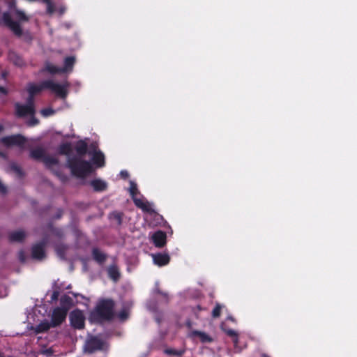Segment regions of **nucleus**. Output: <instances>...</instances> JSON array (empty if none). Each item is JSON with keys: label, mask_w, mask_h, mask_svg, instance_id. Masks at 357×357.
I'll list each match as a JSON object with an SVG mask.
<instances>
[{"label": "nucleus", "mask_w": 357, "mask_h": 357, "mask_svg": "<svg viewBox=\"0 0 357 357\" xmlns=\"http://www.w3.org/2000/svg\"><path fill=\"white\" fill-rule=\"evenodd\" d=\"M115 302L112 298H101L90 312L89 321L91 324H103L112 321L115 317Z\"/></svg>", "instance_id": "1"}, {"label": "nucleus", "mask_w": 357, "mask_h": 357, "mask_svg": "<svg viewBox=\"0 0 357 357\" xmlns=\"http://www.w3.org/2000/svg\"><path fill=\"white\" fill-rule=\"evenodd\" d=\"M69 84L66 82L63 84L54 83L50 79L44 80L39 84L29 82L26 85V91L28 94L36 96L40 93L45 89H50L54 92L58 97L61 98H66L68 96L67 88Z\"/></svg>", "instance_id": "2"}, {"label": "nucleus", "mask_w": 357, "mask_h": 357, "mask_svg": "<svg viewBox=\"0 0 357 357\" xmlns=\"http://www.w3.org/2000/svg\"><path fill=\"white\" fill-rule=\"evenodd\" d=\"M83 157H68L66 167L70 169L71 174L80 178H85L93 172V167L89 161L82 159Z\"/></svg>", "instance_id": "3"}, {"label": "nucleus", "mask_w": 357, "mask_h": 357, "mask_svg": "<svg viewBox=\"0 0 357 357\" xmlns=\"http://www.w3.org/2000/svg\"><path fill=\"white\" fill-rule=\"evenodd\" d=\"M69 320L70 326L75 330H82L85 327V317L79 309H75L70 312Z\"/></svg>", "instance_id": "4"}, {"label": "nucleus", "mask_w": 357, "mask_h": 357, "mask_svg": "<svg viewBox=\"0 0 357 357\" xmlns=\"http://www.w3.org/2000/svg\"><path fill=\"white\" fill-rule=\"evenodd\" d=\"M68 314V308L56 307L54 309L51 317L52 328L57 327L62 324L66 320Z\"/></svg>", "instance_id": "5"}, {"label": "nucleus", "mask_w": 357, "mask_h": 357, "mask_svg": "<svg viewBox=\"0 0 357 357\" xmlns=\"http://www.w3.org/2000/svg\"><path fill=\"white\" fill-rule=\"evenodd\" d=\"M2 20L4 24L8 26L15 36L20 37L22 35V29L17 22L12 20L11 15L8 12H4L2 15Z\"/></svg>", "instance_id": "6"}, {"label": "nucleus", "mask_w": 357, "mask_h": 357, "mask_svg": "<svg viewBox=\"0 0 357 357\" xmlns=\"http://www.w3.org/2000/svg\"><path fill=\"white\" fill-rule=\"evenodd\" d=\"M1 142L6 146H17L20 148H23L26 142V138L18 134L3 137L1 139Z\"/></svg>", "instance_id": "7"}, {"label": "nucleus", "mask_w": 357, "mask_h": 357, "mask_svg": "<svg viewBox=\"0 0 357 357\" xmlns=\"http://www.w3.org/2000/svg\"><path fill=\"white\" fill-rule=\"evenodd\" d=\"M47 241L43 240L42 241L33 245L31 248V257L34 259L42 260L45 255V246Z\"/></svg>", "instance_id": "8"}, {"label": "nucleus", "mask_w": 357, "mask_h": 357, "mask_svg": "<svg viewBox=\"0 0 357 357\" xmlns=\"http://www.w3.org/2000/svg\"><path fill=\"white\" fill-rule=\"evenodd\" d=\"M16 116L22 118L26 116H33L36 113V108L29 105H22L19 102L15 104Z\"/></svg>", "instance_id": "9"}, {"label": "nucleus", "mask_w": 357, "mask_h": 357, "mask_svg": "<svg viewBox=\"0 0 357 357\" xmlns=\"http://www.w3.org/2000/svg\"><path fill=\"white\" fill-rule=\"evenodd\" d=\"M102 346L103 342L100 339L93 337L87 341L86 350L92 354L97 350H100Z\"/></svg>", "instance_id": "10"}, {"label": "nucleus", "mask_w": 357, "mask_h": 357, "mask_svg": "<svg viewBox=\"0 0 357 357\" xmlns=\"http://www.w3.org/2000/svg\"><path fill=\"white\" fill-rule=\"evenodd\" d=\"M152 240L155 247L162 248L166 244V233L161 230H158L153 234Z\"/></svg>", "instance_id": "11"}, {"label": "nucleus", "mask_w": 357, "mask_h": 357, "mask_svg": "<svg viewBox=\"0 0 357 357\" xmlns=\"http://www.w3.org/2000/svg\"><path fill=\"white\" fill-rule=\"evenodd\" d=\"M153 259L155 264L158 266H163L169 263L170 257L168 254L157 253L153 255Z\"/></svg>", "instance_id": "12"}, {"label": "nucleus", "mask_w": 357, "mask_h": 357, "mask_svg": "<svg viewBox=\"0 0 357 357\" xmlns=\"http://www.w3.org/2000/svg\"><path fill=\"white\" fill-rule=\"evenodd\" d=\"M75 151L77 152V155H74L73 156L84 157L87 153V143L84 140L77 141L75 146Z\"/></svg>", "instance_id": "13"}, {"label": "nucleus", "mask_w": 357, "mask_h": 357, "mask_svg": "<svg viewBox=\"0 0 357 357\" xmlns=\"http://www.w3.org/2000/svg\"><path fill=\"white\" fill-rule=\"evenodd\" d=\"M134 204L137 208L142 209L144 212L149 213L155 212L148 202H144L141 199H134Z\"/></svg>", "instance_id": "14"}, {"label": "nucleus", "mask_w": 357, "mask_h": 357, "mask_svg": "<svg viewBox=\"0 0 357 357\" xmlns=\"http://www.w3.org/2000/svg\"><path fill=\"white\" fill-rule=\"evenodd\" d=\"M91 160L93 164H94L97 167H102L105 166V156L100 151H95L93 153Z\"/></svg>", "instance_id": "15"}, {"label": "nucleus", "mask_w": 357, "mask_h": 357, "mask_svg": "<svg viewBox=\"0 0 357 357\" xmlns=\"http://www.w3.org/2000/svg\"><path fill=\"white\" fill-rule=\"evenodd\" d=\"M26 234L23 230L12 231L8 235L10 242H22L25 238Z\"/></svg>", "instance_id": "16"}, {"label": "nucleus", "mask_w": 357, "mask_h": 357, "mask_svg": "<svg viewBox=\"0 0 357 357\" xmlns=\"http://www.w3.org/2000/svg\"><path fill=\"white\" fill-rule=\"evenodd\" d=\"M190 337H198L202 343L212 342L213 338L207 333L199 331H192L190 333Z\"/></svg>", "instance_id": "17"}, {"label": "nucleus", "mask_w": 357, "mask_h": 357, "mask_svg": "<svg viewBox=\"0 0 357 357\" xmlns=\"http://www.w3.org/2000/svg\"><path fill=\"white\" fill-rule=\"evenodd\" d=\"M93 259L98 264H102L107 259L106 254L102 252L98 248H94L92 250Z\"/></svg>", "instance_id": "18"}, {"label": "nucleus", "mask_w": 357, "mask_h": 357, "mask_svg": "<svg viewBox=\"0 0 357 357\" xmlns=\"http://www.w3.org/2000/svg\"><path fill=\"white\" fill-rule=\"evenodd\" d=\"M91 185L96 192L105 191L107 188V183L99 178L92 180L91 181Z\"/></svg>", "instance_id": "19"}, {"label": "nucleus", "mask_w": 357, "mask_h": 357, "mask_svg": "<svg viewBox=\"0 0 357 357\" xmlns=\"http://www.w3.org/2000/svg\"><path fill=\"white\" fill-rule=\"evenodd\" d=\"M58 153L62 155H66L68 157H72L70 155L72 153V146L70 142L62 143L58 148Z\"/></svg>", "instance_id": "20"}, {"label": "nucleus", "mask_w": 357, "mask_h": 357, "mask_svg": "<svg viewBox=\"0 0 357 357\" xmlns=\"http://www.w3.org/2000/svg\"><path fill=\"white\" fill-rule=\"evenodd\" d=\"M43 71H47L52 75L63 73V69H61V68L57 67L50 62H47L45 63Z\"/></svg>", "instance_id": "21"}, {"label": "nucleus", "mask_w": 357, "mask_h": 357, "mask_svg": "<svg viewBox=\"0 0 357 357\" xmlns=\"http://www.w3.org/2000/svg\"><path fill=\"white\" fill-rule=\"evenodd\" d=\"M45 151L43 148L38 147L31 151L30 157L36 160H43Z\"/></svg>", "instance_id": "22"}, {"label": "nucleus", "mask_w": 357, "mask_h": 357, "mask_svg": "<svg viewBox=\"0 0 357 357\" xmlns=\"http://www.w3.org/2000/svg\"><path fill=\"white\" fill-rule=\"evenodd\" d=\"M75 63V57L73 56H67L64 59V66L61 68L63 69V73L71 71Z\"/></svg>", "instance_id": "23"}, {"label": "nucleus", "mask_w": 357, "mask_h": 357, "mask_svg": "<svg viewBox=\"0 0 357 357\" xmlns=\"http://www.w3.org/2000/svg\"><path fill=\"white\" fill-rule=\"evenodd\" d=\"M50 328H52V322L44 321L36 326L35 331L36 333H41L47 332Z\"/></svg>", "instance_id": "24"}, {"label": "nucleus", "mask_w": 357, "mask_h": 357, "mask_svg": "<svg viewBox=\"0 0 357 357\" xmlns=\"http://www.w3.org/2000/svg\"><path fill=\"white\" fill-rule=\"evenodd\" d=\"M109 277L114 282H117L120 278V273L116 266H111L107 270Z\"/></svg>", "instance_id": "25"}, {"label": "nucleus", "mask_w": 357, "mask_h": 357, "mask_svg": "<svg viewBox=\"0 0 357 357\" xmlns=\"http://www.w3.org/2000/svg\"><path fill=\"white\" fill-rule=\"evenodd\" d=\"M8 58L15 66H22L24 64V61L22 57L15 52H10Z\"/></svg>", "instance_id": "26"}, {"label": "nucleus", "mask_w": 357, "mask_h": 357, "mask_svg": "<svg viewBox=\"0 0 357 357\" xmlns=\"http://www.w3.org/2000/svg\"><path fill=\"white\" fill-rule=\"evenodd\" d=\"M47 168L50 169L52 166L56 165L59 161L56 158L50 156L45 154V157L42 160Z\"/></svg>", "instance_id": "27"}, {"label": "nucleus", "mask_w": 357, "mask_h": 357, "mask_svg": "<svg viewBox=\"0 0 357 357\" xmlns=\"http://www.w3.org/2000/svg\"><path fill=\"white\" fill-rule=\"evenodd\" d=\"M60 303L61 305V307L68 308V310L73 305V299L68 295H63L60 299Z\"/></svg>", "instance_id": "28"}, {"label": "nucleus", "mask_w": 357, "mask_h": 357, "mask_svg": "<svg viewBox=\"0 0 357 357\" xmlns=\"http://www.w3.org/2000/svg\"><path fill=\"white\" fill-rule=\"evenodd\" d=\"M165 353L169 356H182L185 353V349H166L165 350Z\"/></svg>", "instance_id": "29"}, {"label": "nucleus", "mask_w": 357, "mask_h": 357, "mask_svg": "<svg viewBox=\"0 0 357 357\" xmlns=\"http://www.w3.org/2000/svg\"><path fill=\"white\" fill-rule=\"evenodd\" d=\"M130 195L134 201V199H137L135 197L139 193L137 184L132 181H130V188H129Z\"/></svg>", "instance_id": "30"}, {"label": "nucleus", "mask_w": 357, "mask_h": 357, "mask_svg": "<svg viewBox=\"0 0 357 357\" xmlns=\"http://www.w3.org/2000/svg\"><path fill=\"white\" fill-rule=\"evenodd\" d=\"M67 249H68V246L66 245H63V244L58 245L56 247V251L58 255L61 259H65L66 252Z\"/></svg>", "instance_id": "31"}, {"label": "nucleus", "mask_w": 357, "mask_h": 357, "mask_svg": "<svg viewBox=\"0 0 357 357\" xmlns=\"http://www.w3.org/2000/svg\"><path fill=\"white\" fill-rule=\"evenodd\" d=\"M123 213L119 211H114L110 214V218L115 220L118 225H120L122 223L123 220Z\"/></svg>", "instance_id": "32"}, {"label": "nucleus", "mask_w": 357, "mask_h": 357, "mask_svg": "<svg viewBox=\"0 0 357 357\" xmlns=\"http://www.w3.org/2000/svg\"><path fill=\"white\" fill-rule=\"evenodd\" d=\"M10 169L15 172L19 177H22L24 176V173L21 167L15 163H13L10 165Z\"/></svg>", "instance_id": "33"}, {"label": "nucleus", "mask_w": 357, "mask_h": 357, "mask_svg": "<svg viewBox=\"0 0 357 357\" xmlns=\"http://www.w3.org/2000/svg\"><path fill=\"white\" fill-rule=\"evenodd\" d=\"M225 332L228 336L233 338L234 344H236L238 342V333L232 329L227 330Z\"/></svg>", "instance_id": "34"}, {"label": "nucleus", "mask_w": 357, "mask_h": 357, "mask_svg": "<svg viewBox=\"0 0 357 357\" xmlns=\"http://www.w3.org/2000/svg\"><path fill=\"white\" fill-rule=\"evenodd\" d=\"M15 13L16 17L19 20L23 21V22H26L29 20L28 17L26 15V14L23 11L16 9Z\"/></svg>", "instance_id": "35"}, {"label": "nucleus", "mask_w": 357, "mask_h": 357, "mask_svg": "<svg viewBox=\"0 0 357 357\" xmlns=\"http://www.w3.org/2000/svg\"><path fill=\"white\" fill-rule=\"evenodd\" d=\"M222 307L220 304H216L212 311V316L214 318L219 317L221 313Z\"/></svg>", "instance_id": "36"}, {"label": "nucleus", "mask_w": 357, "mask_h": 357, "mask_svg": "<svg viewBox=\"0 0 357 357\" xmlns=\"http://www.w3.org/2000/svg\"><path fill=\"white\" fill-rule=\"evenodd\" d=\"M25 105L35 107V96L28 94Z\"/></svg>", "instance_id": "37"}, {"label": "nucleus", "mask_w": 357, "mask_h": 357, "mask_svg": "<svg viewBox=\"0 0 357 357\" xmlns=\"http://www.w3.org/2000/svg\"><path fill=\"white\" fill-rule=\"evenodd\" d=\"M40 114L43 116H49L54 114V111L52 108H45V109H41Z\"/></svg>", "instance_id": "38"}, {"label": "nucleus", "mask_w": 357, "mask_h": 357, "mask_svg": "<svg viewBox=\"0 0 357 357\" xmlns=\"http://www.w3.org/2000/svg\"><path fill=\"white\" fill-rule=\"evenodd\" d=\"M39 123V120L33 116H31V119L28 121L29 126H35Z\"/></svg>", "instance_id": "39"}, {"label": "nucleus", "mask_w": 357, "mask_h": 357, "mask_svg": "<svg viewBox=\"0 0 357 357\" xmlns=\"http://www.w3.org/2000/svg\"><path fill=\"white\" fill-rule=\"evenodd\" d=\"M59 290H54L52 294V296H51V300L52 301H57L58 298H59Z\"/></svg>", "instance_id": "40"}, {"label": "nucleus", "mask_w": 357, "mask_h": 357, "mask_svg": "<svg viewBox=\"0 0 357 357\" xmlns=\"http://www.w3.org/2000/svg\"><path fill=\"white\" fill-rule=\"evenodd\" d=\"M63 211L61 209V208H59L56 211V213L55 214L54 218L55 220H59L60 219L62 215H63Z\"/></svg>", "instance_id": "41"}, {"label": "nucleus", "mask_w": 357, "mask_h": 357, "mask_svg": "<svg viewBox=\"0 0 357 357\" xmlns=\"http://www.w3.org/2000/svg\"><path fill=\"white\" fill-rule=\"evenodd\" d=\"M119 318L122 320H125L128 318V313L126 312V311H121L120 313H119Z\"/></svg>", "instance_id": "42"}, {"label": "nucleus", "mask_w": 357, "mask_h": 357, "mask_svg": "<svg viewBox=\"0 0 357 357\" xmlns=\"http://www.w3.org/2000/svg\"><path fill=\"white\" fill-rule=\"evenodd\" d=\"M47 12L48 13H50V14H52L54 12V8L53 3L47 4Z\"/></svg>", "instance_id": "43"}, {"label": "nucleus", "mask_w": 357, "mask_h": 357, "mask_svg": "<svg viewBox=\"0 0 357 357\" xmlns=\"http://www.w3.org/2000/svg\"><path fill=\"white\" fill-rule=\"evenodd\" d=\"M120 175H121V178H123L124 179H126L129 176L128 172L127 171H126V170L121 171L120 172Z\"/></svg>", "instance_id": "44"}, {"label": "nucleus", "mask_w": 357, "mask_h": 357, "mask_svg": "<svg viewBox=\"0 0 357 357\" xmlns=\"http://www.w3.org/2000/svg\"><path fill=\"white\" fill-rule=\"evenodd\" d=\"M61 182L66 183L68 181V177L66 174H63L60 178H59Z\"/></svg>", "instance_id": "45"}, {"label": "nucleus", "mask_w": 357, "mask_h": 357, "mask_svg": "<svg viewBox=\"0 0 357 357\" xmlns=\"http://www.w3.org/2000/svg\"><path fill=\"white\" fill-rule=\"evenodd\" d=\"M44 354H45L47 356H51L53 354V351L52 349H47L43 352Z\"/></svg>", "instance_id": "46"}, {"label": "nucleus", "mask_w": 357, "mask_h": 357, "mask_svg": "<svg viewBox=\"0 0 357 357\" xmlns=\"http://www.w3.org/2000/svg\"><path fill=\"white\" fill-rule=\"evenodd\" d=\"M54 174L56 176V177L60 178L63 174L61 170H54Z\"/></svg>", "instance_id": "47"}, {"label": "nucleus", "mask_w": 357, "mask_h": 357, "mask_svg": "<svg viewBox=\"0 0 357 357\" xmlns=\"http://www.w3.org/2000/svg\"><path fill=\"white\" fill-rule=\"evenodd\" d=\"M54 174L56 176V177L60 178L63 174L61 170H54Z\"/></svg>", "instance_id": "48"}, {"label": "nucleus", "mask_w": 357, "mask_h": 357, "mask_svg": "<svg viewBox=\"0 0 357 357\" xmlns=\"http://www.w3.org/2000/svg\"><path fill=\"white\" fill-rule=\"evenodd\" d=\"M0 92L3 93L4 94L7 93L6 89L3 86H0Z\"/></svg>", "instance_id": "49"}, {"label": "nucleus", "mask_w": 357, "mask_h": 357, "mask_svg": "<svg viewBox=\"0 0 357 357\" xmlns=\"http://www.w3.org/2000/svg\"><path fill=\"white\" fill-rule=\"evenodd\" d=\"M20 259L22 261H24V256L23 252H20Z\"/></svg>", "instance_id": "50"}, {"label": "nucleus", "mask_w": 357, "mask_h": 357, "mask_svg": "<svg viewBox=\"0 0 357 357\" xmlns=\"http://www.w3.org/2000/svg\"><path fill=\"white\" fill-rule=\"evenodd\" d=\"M44 3H45L47 5L52 3V0H43Z\"/></svg>", "instance_id": "51"}, {"label": "nucleus", "mask_w": 357, "mask_h": 357, "mask_svg": "<svg viewBox=\"0 0 357 357\" xmlns=\"http://www.w3.org/2000/svg\"><path fill=\"white\" fill-rule=\"evenodd\" d=\"M261 357H271V356L265 353H262V354H261Z\"/></svg>", "instance_id": "52"}, {"label": "nucleus", "mask_w": 357, "mask_h": 357, "mask_svg": "<svg viewBox=\"0 0 357 357\" xmlns=\"http://www.w3.org/2000/svg\"><path fill=\"white\" fill-rule=\"evenodd\" d=\"M186 324L189 328L191 327V321L190 320L186 322Z\"/></svg>", "instance_id": "53"}, {"label": "nucleus", "mask_w": 357, "mask_h": 357, "mask_svg": "<svg viewBox=\"0 0 357 357\" xmlns=\"http://www.w3.org/2000/svg\"><path fill=\"white\" fill-rule=\"evenodd\" d=\"M196 307L197 308L198 310H202V307H201L200 305H197Z\"/></svg>", "instance_id": "54"}, {"label": "nucleus", "mask_w": 357, "mask_h": 357, "mask_svg": "<svg viewBox=\"0 0 357 357\" xmlns=\"http://www.w3.org/2000/svg\"><path fill=\"white\" fill-rule=\"evenodd\" d=\"M3 130V127L1 125H0V132H1Z\"/></svg>", "instance_id": "55"}, {"label": "nucleus", "mask_w": 357, "mask_h": 357, "mask_svg": "<svg viewBox=\"0 0 357 357\" xmlns=\"http://www.w3.org/2000/svg\"><path fill=\"white\" fill-rule=\"evenodd\" d=\"M160 294H161L163 296H166V294H164V293H162V292H160Z\"/></svg>", "instance_id": "56"}]
</instances>
